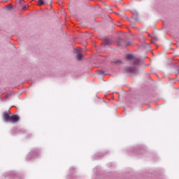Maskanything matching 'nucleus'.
Returning <instances> with one entry per match:
<instances>
[{
  "mask_svg": "<svg viewBox=\"0 0 179 179\" xmlns=\"http://www.w3.org/2000/svg\"><path fill=\"white\" fill-rule=\"evenodd\" d=\"M20 120V117L17 115H13L10 116V122H12L13 124H15V122H17Z\"/></svg>",
  "mask_w": 179,
  "mask_h": 179,
  "instance_id": "obj_1",
  "label": "nucleus"
},
{
  "mask_svg": "<svg viewBox=\"0 0 179 179\" xmlns=\"http://www.w3.org/2000/svg\"><path fill=\"white\" fill-rule=\"evenodd\" d=\"M10 114V110L6 111L3 113V118L6 122H8V121H10V115H9Z\"/></svg>",
  "mask_w": 179,
  "mask_h": 179,
  "instance_id": "obj_2",
  "label": "nucleus"
},
{
  "mask_svg": "<svg viewBox=\"0 0 179 179\" xmlns=\"http://www.w3.org/2000/svg\"><path fill=\"white\" fill-rule=\"evenodd\" d=\"M126 58L129 61H131V60L134 59V55H127Z\"/></svg>",
  "mask_w": 179,
  "mask_h": 179,
  "instance_id": "obj_3",
  "label": "nucleus"
},
{
  "mask_svg": "<svg viewBox=\"0 0 179 179\" xmlns=\"http://www.w3.org/2000/svg\"><path fill=\"white\" fill-rule=\"evenodd\" d=\"M76 58L78 59V61H80V59H82V58H83V55H82V54L78 53L76 56Z\"/></svg>",
  "mask_w": 179,
  "mask_h": 179,
  "instance_id": "obj_4",
  "label": "nucleus"
},
{
  "mask_svg": "<svg viewBox=\"0 0 179 179\" xmlns=\"http://www.w3.org/2000/svg\"><path fill=\"white\" fill-rule=\"evenodd\" d=\"M44 4V0H38V5L39 6H41V5H43Z\"/></svg>",
  "mask_w": 179,
  "mask_h": 179,
  "instance_id": "obj_5",
  "label": "nucleus"
},
{
  "mask_svg": "<svg viewBox=\"0 0 179 179\" xmlns=\"http://www.w3.org/2000/svg\"><path fill=\"white\" fill-rule=\"evenodd\" d=\"M7 9H12V8H13V6H12V4H8L7 6H6Z\"/></svg>",
  "mask_w": 179,
  "mask_h": 179,
  "instance_id": "obj_6",
  "label": "nucleus"
},
{
  "mask_svg": "<svg viewBox=\"0 0 179 179\" xmlns=\"http://www.w3.org/2000/svg\"><path fill=\"white\" fill-rule=\"evenodd\" d=\"M139 62V59H136L134 62V65H136Z\"/></svg>",
  "mask_w": 179,
  "mask_h": 179,
  "instance_id": "obj_7",
  "label": "nucleus"
},
{
  "mask_svg": "<svg viewBox=\"0 0 179 179\" xmlns=\"http://www.w3.org/2000/svg\"><path fill=\"white\" fill-rule=\"evenodd\" d=\"M26 9H27V6H24L22 7V10H26Z\"/></svg>",
  "mask_w": 179,
  "mask_h": 179,
  "instance_id": "obj_8",
  "label": "nucleus"
},
{
  "mask_svg": "<svg viewBox=\"0 0 179 179\" xmlns=\"http://www.w3.org/2000/svg\"><path fill=\"white\" fill-rule=\"evenodd\" d=\"M106 44H108V42H106Z\"/></svg>",
  "mask_w": 179,
  "mask_h": 179,
  "instance_id": "obj_9",
  "label": "nucleus"
},
{
  "mask_svg": "<svg viewBox=\"0 0 179 179\" xmlns=\"http://www.w3.org/2000/svg\"><path fill=\"white\" fill-rule=\"evenodd\" d=\"M21 1H23V0H21Z\"/></svg>",
  "mask_w": 179,
  "mask_h": 179,
  "instance_id": "obj_10",
  "label": "nucleus"
}]
</instances>
